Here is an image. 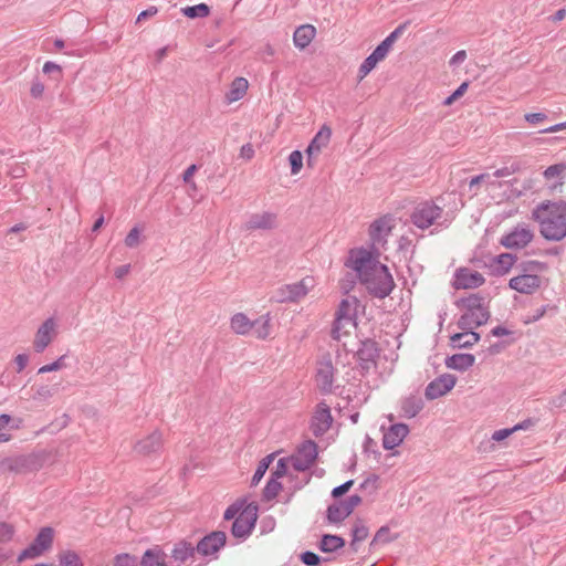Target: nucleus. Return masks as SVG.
Wrapping results in <instances>:
<instances>
[{"label": "nucleus", "mask_w": 566, "mask_h": 566, "mask_svg": "<svg viewBox=\"0 0 566 566\" xmlns=\"http://www.w3.org/2000/svg\"><path fill=\"white\" fill-rule=\"evenodd\" d=\"M290 462H291V458L290 459H287V458L280 459L276 463V467L272 471L271 476L275 478L277 480L281 479L282 476H284L287 472V467H289Z\"/></svg>", "instance_id": "de8ad7c7"}, {"label": "nucleus", "mask_w": 566, "mask_h": 566, "mask_svg": "<svg viewBox=\"0 0 566 566\" xmlns=\"http://www.w3.org/2000/svg\"><path fill=\"white\" fill-rule=\"evenodd\" d=\"M382 447L386 450H392L398 447L409 433V427L405 423H394L387 429L382 426Z\"/></svg>", "instance_id": "6ab92c4d"}, {"label": "nucleus", "mask_w": 566, "mask_h": 566, "mask_svg": "<svg viewBox=\"0 0 566 566\" xmlns=\"http://www.w3.org/2000/svg\"><path fill=\"white\" fill-rule=\"evenodd\" d=\"M166 562L165 553L158 548L147 549L142 558L140 566H164Z\"/></svg>", "instance_id": "c756f323"}, {"label": "nucleus", "mask_w": 566, "mask_h": 566, "mask_svg": "<svg viewBox=\"0 0 566 566\" xmlns=\"http://www.w3.org/2000/svg\"><path fill=\"white\" fill-rule=\"evenodd\" d=\"M347 516H349V513L346 511L344 505L338 502L335 504H332L327 509V520L331 523H340L343 522Z\"/></svg>", "instance_id": "c9c22d12"}, {"label": "nucleus", "mask_w": 566, "mask_h": 566, "mask_svg": "<svg viewBox=\"0 0 566 566\" xmlns=\"http://www.w3.org/2000/svg\"><path fill=\"white\" fill-rule=\"evenodd\" d=\"M378 357V348L374 340L366 339L361 342L357 350V359L363 370L369 371L376 366V358Z\"/></svg>", "instance_id": "aec40b11"}, {"label": "nucleus", "mask_w": 566, "mask_h": 566, "mask_svg": "<svg viewBox=\"0 0 566 566\" xmlns=\"http://www.w3.org/2000/svg\"><path fill=\"white\" fill-rule=\"evenodd\" d=\"M410 221L421 230H426L430 227L446 228L450 222L443 208L431 200L419 202L410 214Z\"/></svg>", "instance_id": "20e7f679"}, {"label": "nucleus", "mask_w": 566, "mask_h": 566, "mask_svg": "<svg viewBox=\"0 0 566 566\" xmlns=\"http://www.w3.org/2000/svg\"><path fill=\"white\" fill-rule=\"evenodd\" d=\"M459 306L464 311L458 322L462 331L474 329L485 324L490 318L485 298L479 294H470L468 297L461 298Z\"/></svg>", "instance_id": "7ed1b4c3"}, {"label": "nucleus", "mask_w": 566, "mask_h": 566, "mask_svg": "<svg viewBox=\"0 0 566 566\" xmlns=\"http://www.w3.org/2000/svg\"><path fill=\"white\" fill-rule=\"evenodd\" d=\"M475 357L472 354H454L446 359L448 368L464 371L474 365Z\"/></svg>", "instance_id": "a878e982"}, {"label": "nucleus", "mask_w": 566, "mask_h": 566, "mask_svg": "<svg viewBox=\"0 0 566 566\" xmlns=\"http://www.w3.org/2000/svg\"><path fill=\"white\" fill-rule=\"evenodd\" d=\"M54 530L50 526L42 527L33 542L19 554L18 560L35 559L44 555L52 548Z\"/></svg>", "instance_id": "6e6552de"}, {"label": "nucleus", "mask_w": 566, "mask_h": 566, "mask_svg": "<svg viewBox=\"0 0 566 566\" xmlns=\"http://www.w3.org/2000/svg\"><path fill=\"white\" fill-rule=\"evenodd\" d=\"M516 261V255L512 253H501L492 259L491 268L496 275H505Z\"/></svg>", "instance_id": "393cba45"}, {"label": "nucleus", "mask_w": 566, "mask_h": 566, "mask_svg": "<svg viewBox=\"0 0 566 566\" xmlns=\"http://www.w3.org/2000/svg\"><path fill=\"white\" fill-rule=\"evenodd\" d=\"M566 170V166L563 164L559 165H553L545 169L544 177L546 179H554L557 178Z\"/></svg>", "instance_id": "8fccbe9b"}, {"label": "nucleus", "mask_w": 566, "mask_h": 566, "mask_svg": "<svg viewBox=\"0 0 566 566\" xmlns=\"http://www.w3.org/2000/svg\"><path fill=\"white\" fill-rule=\"evenodd\" d=\"M532 218L539 226L541 234L549 241H560L566 237V202L564 200L543 201L532 211Z\"/></svg>", "instance_id": "f03ea898"}, {"label": "nucleus", "mask_w": 566, "mask_h": 566, "mask_svg": "<svg viewBox=\"0 0 566 566\" xmlns=\"http://www.w3.org/2000/svg\"><path fill=\"white\" fill-rule=\"evenodd\" d=\"M331 136L332 130L326 125H324L314 136L306 149L308 166H314V158L328 145Z\"/></svg>", "instance_id": "412c9836"}, {"label": "nucleus", "mask_w": 566, "mask_h": 566, "mask_svg": "<svg viewBox=\"0 0 566 566\" xmlns=\"http://www.w3.org/2000/svg\"><path fill=\"white\" fill-rule=\"evenodd\" d=\"M534 239V231L526 223H518L500 239L501 245L510 250H522Z\"/></svg>", "instance_id": "1a4fd4ad"}, {"label": "nucleus", "mask_w": 566, "mask_h": 566, "mask_svg": "<svg viewBox=\"0 0 566 566\" xmlns=\"http://www.w3.org/2000/svg\"><path fill=\"white\" fill-rule=\"evenodd\" d=\"M389 49L385 46L382 43L378 44L377 48L373 51L371 55L376 59V61L379 63L382 61L387 54L389 53Z\"/></svg>", "instance_id": "4d7b16f0"}, {"label": "nucleus", "mask_w": 566, "mask_h": 566, "mask_svg": "<svg viewBox=\"0 0 566 566\" xmlns=\"http://www.w3.org/2000/svg\"><path fill=\"white\" fill-rule=\"evenodd\" d=\"M196 551L197 548L192 544L186 541H180L175 545L171 556L175 560L184 563L188 558L192 557Z\"/></svg>", "instance_id": "c85d7f7f"}, {"label": "nucleus", "mask_w": 566, "mask_h": 566, "mask_svg": "<svg viewBox=\"0 0 566 566\" xmlns=\"http://www.w3.org/2000/svg\"><path fill=\"white\" fill-rule=\"evenodd\" d=\"M184 15L190 19L205 18L210 13V8L206 3H199L191 7H185L181 9Z\"/></svg>", "instance_id": "4c0bfd02"}, {"label": "nucleus", "mask_w": 566, "mask_h": 566, "mask_svg": "<svg viewBox=\"0 0 566 566\" xmlns=\"http://www.w3.org/2000/svg\"><path fill=\"white\" fill-rule=\"evenodd\" d=\"M354 481L353 480H349L345 483H343L342 485L339 486H336L333 491H332V495L334 497H338L343 494H345L349 489L350 486L353 485Z\"/></svg>", "instance_id": "680f3d73"}, {"label": "nucleus", "mask_w": 566, "mask_h": 566, "mask_svg": "<svg viewBox=\"0 0 566 566\" xmlns=\"http://www.w3.org/2000/svg\"><path fill=\"white\" fill-rule=\"evenodd\" d=\"M281 489H282V484L279 482V480L271 476L263 490L264 500L271 501V500L275 499L277 496L279 492L281 491Z\"/></svg>", "instance_id": "ea45409f"}, {"label": "nucleus", "mask_w": 566, "mask_h": 566, "mask_svg": "<svg viewBox=\"0 0 566 566\" xmlns=\"http://www.w3.org/2000/svg\"><path fill=\"white\" fill-rule=\"evenodd\" d=\"M226 533L221 531L212 532L205 536L196 546L197 552L208 556L218 552L226 544Z\"/></svg>", "instance_id": "4be33fe9"}, {"label": "nucleus", "mask_w": 566, "mask_h": 566, "mask_svg": "<svg viewBox=\"0 0 566 566\" xmlns=\"http://www.w3.org/2000/svg\"><path fill=\"white\" fill-rule=\"evenodd\" d=\"M346 266L356 273L361 285L374 297L385 298L395 287L388 268L365 249L352 250Z\"/></svg>", "instance_id": "f257e3e1"}, {"label": "nucleus", "mask_w": 566, "mask_h": 566, "mask_svg": "<svg viewBox=\"0 0 566 566\" xmlns=\"http://www.w3.org/2000/svg\"><path fill=\"white\" fill-rule=\"evenodd\" d=\"M252 329L256 338L259 339H265L271 332V325H270V316L263 315L260 316L258 319L252 322Z\"/></svg>", "instance_id": "72a5a7b5"}, {"label": "nucleus", "mask_w": 566, "mask_h": 566, "mask_svg": "<svg viewBox=\"0 0 566 566\" xmlns=\"http://www.w3.org/2000/svg\"><path fill=\"white\" fill-rule=\"evenodd\" d=\"M545 264L539 261H527L518 265L521 273L509 281L510 289L521 294H533L542 284V279L536 274L545 270Z\"/></svg>", "instance_id": "39448f33"}, {"label": "nucleus", "mask_w": 566, "mask_h": 566, "mask_svg": "<svg viewBox=\"0 0 566 566\" xmlns=\"http://www.w3.org/2000/svg\"><path fill=\"white\" fill-rule=\"evenodd\" d=\"M525 120L531 125H538L547 119L545 113H528L524 115Z\"/></svg>", "instance_id": "5fc2aeb1"}, {"label": "nucleus", "mask_w": 566, "mask_h": 566, "mask_svg": "<svg viewBox=\"0 0 566 566\" xmlns=\"http://www.w3.org/2000/svg\"><path fill=\"white\" fill-rule=\"evenodd\" d=\"M314 283L313 277L306 276L296 283L284 284L273 292L271 300L276 303H296L308 294Z\"/></svg>", "instance_id": "423d86ee"}, {"label": "nucleus", "mask_w": 566, "mask_h": 566, "mask_svg": "<svg viewBox=\"0 0 566 566\" xmlns=\"http://www.w3.org/2000/svg\"><path fill=\"white\" fill-rule=\"evenodd\" d=\"M43 92H44V85L39 81H34L30 88L31 95L34 98H39L42 96Z\"/></svg>", "instance_id": "e2e57ef3"}, {"label": "nucleus", "mask_w": 566, "mask_h": 566, "mask_svg": "<svg viewBox=\"0 0 566 566\" xmlns=\"http://www.w3.org/2000/svg\"><path fill=\"white\" fill-rule=\"evenodd\" d=\"M56 336V322L53 317L45 319L38 328L33 347L36 353H42Z\"/></svg>", "instance_id": "f8f14e48"}, {"label": "nucleus", "mask_w": 566, "mask_h": 566, "mask_svg": "<svg viewBox=\"0 0 566 566\" xmlns=\"http://www.w3.org/2000/svg\"><path fill=\"white\" fill-rule=\"evenodd\" d=\"M276 227L277 216L269 211L252 213L244 223V229L248 231L273 230Z\"/></svg>", "instance_id": "dca6fc26"}, {"label": "nucleus", "mask_w": 566, "mask_h": 566, "mask_svg": "<svg viewBox=\"0 0 566 566\" xmlns=\"http://www.w3.org/2000/svg\"><path fill=\"white\" fill-rule=\"evenodd\" d=\"M333 418L327 405H317L311 422V430L315 437H321L331 428Z\"/></svg>", "instance_id": "f3484780"}, {"label": "nucleus", "mask_w": 566, "mask_h": 566, "mask_svg": "<svg viewBox=\"0 0 566 566\" xmlns=\"http://www.w3.org/2000/svg\"><path fill=\"white\" fill-rule=\"evenodd\" d=\"M396 537L391 536L390 534V530L388 526H381L376 535L374 536L371 543H370V546H374L378 543L380 544H387V543H390L395 539Z\"/></svg>", "instance_id": "79ce46f5"}, {"label": "nucleus", "mask_w": 566, "mask_h": 566, "mask_svg": "<svg viewBox=\"0 0 566 566\" xmlns=\"http://www.w3.org/2000/svg\"><path fill=\"white\" fill-rule=\"evenodd\" d=\"M289 161L291 165L292 175H296L300 172L303 166V155L298 150H293L289 156Z\"/></svg>", "instance_id": "c03bdc74"}, {"label": "nucleus", "mask_w": 566, "mask_h": 566, "mask_svg": "<svg viewBox=\"0 0 566 566\" xmlns=\"http://www.w3.org/2000/svg\"><path fill=\"white\" fill-rule=\"evenodd\" d=\"M345 546V541L337 535L325 534L322 536L319 548L325 553H333Z\"/></svg>", "instance_id": "473e14b6"}, {"label": "nucleus", "mask_w": 566, "mask_h": 566, "mask_svg": "<svg viewBox=\"0 0 566 566\" xmlns=\"http://www.w3.org/2000/svg\"><path fill=\"white\" fill-rule=\"evenodd\" d=\"M240 510H241V504L234 503V504L230 505L224 512V515H223L224 520H232V518L235 520V517L241 513Z\"/></svg>", "instance_id": "13d9d810"}, {"label": "nucleus", "mask_w": 566, "mask_h": 566, "mask_svg": "<svg viewBox=\"0 0 566 566\" xmlns=\"http://www.w3.org/2000/svg\"><path fill=\"white\" fill-rule=\"evenodd\" d=\"M490 178H491V176L489 174H481L479 176L473 177L470 180L469 186L472 189L475 186H478L479 184H481L482 181H489L491 185H494L493 182L490 181Z\"/></svg>", "instance_id": "0e129e2a"}, {"label": "nucleus", "mask_w": 566, "mask_h": 566, "mask_svg": "<svg viewBox=\"0 0 566 566\" xmlns=\"http://www.w3.org/2000/svg\"><path fill=\"white\" fill-rule=\"evenodd\" d=\"M484 283V276L474 270L462 268L455 272L453 285L457 290L475 289Z\"/></svg>", "instance_id": "a211bd4d"}, {"label": "nucleus", "mask_w": 566, "mask_h": 566, "mask_svg": "<svg viewBox=\"0 0 566 566\" xmlns=\"http://www.w3.org/2000/svg\"><path fill=\"white\" fill-rule=\"evenodd\" d=\"M514 432H515V429H513V428H504V429L495 430L492 433L491 439L495 442H501V441L505 440L506 438H509Z\"/></svg>", "instance_id": "6e6d98bb"}, {"label": "nucleus", "mask_w": 566, "mask_h": 566, "mask_svg": "<svg viewBox=\"0 0 566 566\" xmlns=\"http://www.w3.org/2000/svg\"><path fill=\"white\" fill-rule=\"evenodd\" d=\"M14 527L6 522H0V543H7L12 539Z\"/></svg>", "instance_id": "09e8293b"}, {"label": "nucleus", "mask_w": 566, "mask_h": 566, "mask_svg": "<svg viewBox=\"0 0 566 566\" xmlns=\"http://www.w3.org/2000/svg\"><path fill=\"white\" fill-rule=\"evenodd\" d=\"M256 522V507L247 506L235 517L231 533L237 538H245L250 535Z\"/></svg>", "instance_id": "9b49d317"}, {"label": "nucleus", "mask_w": 566, "mask_h": 566, "mask_svg": "<svg viewBox=\"0 0 566 566\" xmlns=\"http://www.w3.org/2000/svg\"><path fill=\"white\" fill-rule=\"evenodd\" d=\"M357 306L358 301L354 296L347 297L340 302L332 328L333 338L339 339L342 334L348 333L347 327L355 326Z\"/></svg>", "instance_id": "0eeeda50"}, {"label": "nucleus", "mask_w": 566, "mask_h": 566, "mask_svg": "<svg viewBox=\"0 0 566 566\" xmlns=\"http://www.w3.org/2000/svg\"><path fill=\"white\" fill-rule=\"evenodd\" d=\"M53 72L61 74V72H62L61 66L51 61L45 62L43 65V73L51 74Z\"/></svg>", "instance_id": "338daca9"}, {"label": "nucleus", "mask_w": 566, "mask_h": 566, "mask_svg": "<svg viewBox=\"0 0 566 566\" xmlns=\"http://www.w3.org/2000/svg\"><path fill=\"white\" fill-rule=\"evenodd\" d=\"M163 448V434L155 430L144 439L136 442L134 449L137 453L149 455L158 452Z\"/></svg>", "instance_id": "5701e85b"}, {"label": "nucleus", "mask_w": 566, "mask_h": 566, "mask_svg": "<svg viewBox=\"0 0 566 566\" xmlns=\"http://www.w3.org/2000/svg\"><path fill=\"white\" fill-rule=\"evenodd\" d=\"M254 156V149L251 144H245L240 149V157L243 159H251Z\"/></svg>", "instance_id": "69168bd1"}, {"label": "nucleus", "mask_w": 566, "mask_h": 566, "mask_svg": "<svg viewBox=\"0 0 566 566\" xmlns=\"http://www.w3.org/2000/svg\"><path fill=\"white\" fill-rule=\"evenodd\" d=\"M335 378V368L331 357H323L317 363L316 384L321 391L331 392Z\"/></svg>", "instance_id": "ddd939ff"}, {"label": "nucleus", "mask_w": 566, "mask_h": 566, "mask_svg": "<svg viewBox=\"0 0 566 566\" xmlns=\"http://www.w3.org/2000/svg\"><path fill=\"white\" fill-rule=\"evenodd\" d=\"M317 444L312 440H306L300 444L296 453L291 457V464L296 471H306L317 458Z\"/></svg>", "instance_id": "9d476101"}, {"label": "nucleus", "mask_w": 566, "mask_h": 566, "mask_svg": "<svg viewBox=\"0 0 566 566\" xmlns=\"http://www.w3.org/2000/svg\"><path fill=\"white\" fill-rule=\"evenodd\" d=\"M377 64L378 62L371 54L367 56L359 66L358 73L360 78H364L368 73H370L376 67Z\"/></svg>", "instance_id": "49530a36"}, {"label": "nucleus", "mask_w": 566, "mask_h": 566, "mask_svg": "<svg viewBox=\"0 0 566 566\" xmlns=\"http://www.w3.org/2000/svg\"><path fill=\"white\" fill-rule=\"evenodd\" d=\"M197 169V165H190L182 174V180L186 184H191L193 188L196 187V185L192 182V177Z\"/></svg>", "instance_id": "052dcab7"}, {"label": "nucleus", "mask_w": 566, "mask_h": 566, "mask_svg": "<svg viewBox=\"0 0 566 566\" xmlns=\"http://www.w3.org/2000/svg\"><path fill=\"white\" fill-rule=\"evenodd\" d=\"M368 534V527L361 521L356 522L352 531L353 541L350 545L354 547L356 543L365 541Z\"/></svg>", "instance_id": "a19ab883"}, {"label": "nucleus", "mask_w": 566, "mask_h": 566, "mask_svg": "<svg viewBox=\"0 0 566 566\" xmlns=\"http://www.w3.org/2000/svg\"><path fill=\"white\" fill-rule=\"evenodd\" d=\"M392 229V219L390 217H382L375 220L369 227V237L375 248L384 247L387 237Z\"/></svg>", "instance_id": "2eb2a0df"}, {"label": "nucleus", "mask_w": 566, "mask_h": 566, "mask_svg": "<svg viewBox=\"0 0 566 566\" xmlns=\"http://www.w3.org/2000/svg\"><path fill=\"white\" fill-rule=\"evenodd\" d=\"M423 408V401L418 396H408L401 401V411L406 418L416 417Z\"/></svg>", "instance_id": "cd10ccee"}, {"label": "nucleus", "mask_w": 566, "mask_h": 566, "mask_svg": "<svg viewBox=\"0 0 566 566\" xmlns=\"http://www.w3.org/2000/svg\"><path fill=\"white\" fill-rule=\"evenodd\" d=\"M249 83L244 77H237L231 83V87L229 93L227 94V98L229 102H235L241 99L247 93Z\"/></svg>", "instance_id": "7c9ffc66"}, {"label": "nucleus", "mask_w": 566, "mask_h": 566, "mask_svg": "<svg viewBox=\"0 0 566 566\" xmlns=\"http://www.w3.org/2000/svg\"><path fill=\"white\" fill-rule=\"evenodd\" d=\"M142 230L138 227H134L125 238V245L127 248H136L140 243Z\"/></svg>", "instance_id": "a18cd8bd"}, {"label": "nucleus", "mask_w": 566, "mask_h": 566, "mask_svg": "<svg viewBox=\"0 0 566 566\" xmlns=\"http://www.w3.org/2000/svg\"><path fill=\"white\" fill-rule=\"evenodd\" d=\"M316 35V29L312 24L300 25L293 34V42L300 50L305 49L310 45Z\"/></svg>", "instance_id": "b1692460"}, {"label": "nucleus", "mask_w": 566, "mask_h": 566, "mask_svg": "<svg viewBox=\"0 0 566 566\" xmlns=\"http://www.w3.org/2000/svg\"><path fill=\"white\" fill-rule=\"evenodd\" d=\"M301 560L307 566H317L321 563L319 556L310 551L302 553Z\"/></svg>", "instance_id": "603ef678"}, {"label": "nucleus", "mask_w": 566, "mask_h": 566, "mask_svg": "<svg viewBox=\"0 0 566 566\" xmlns=\"http://www.w3.org/2000/svg\"><path fill=\"white\" fill-rule=\"evenodd\" d=\"M273 459L274 454H269L259 462L258 468L251 480L252 485H256L262 480Z\"/></svg>", "instance_id": "58836bf2"}, {"label": "nucleus", "mask_w": 566, "mask_h": 566, "mask_svg": "<svg viewBox=\"0 0 566 566\" xmlns=\"http://www.w3.org/2000/svg\"><path fill=\"white\" fill-rule=\"evenodd\" d=\"M468 86H469V84L467 82L462 83L450 96H448L444 99L443 104L446 106L451 105L454 101H457L459 97H461L465 93Z\"/></svg>", "instance_id": "3c124183"}, {"label": "nucleus", "mask_w": 566, "mask_h": 566, "mask_svg": "<svg viewBox=\"0 0 566 566\" xmlns=\"http://www.w3.org/2000/svg\"><path fill=\"white\" fill-rule=\"evenodd\" d=\"M252 327V322L243 313H237L231 318V328L237 334L245 335Z\"/></svg>", "instance_id": "2f4dec72"}, {"label": "nucleus", "mask_w": 566, "mask_h": 566, "mask_svg": "<svg viewBox=\"0 0 566 566\" xmlns=\"http://www.w3.org/2000/svg\"><path fill=\"white\" fill-rule=\"evenodd\" d=\"M360 502L361 497L357 494L350 495L345 501H340V503L344 505L349 515L355 510V507L360 504Z\"/></svg>", "instance_id": "864d4df0"}, {"label": "nucleus", "mask_w": 566, "mask_h": 566, "mask_svg": "<svg viewBox=\"0 0 566 566\" xmlns=\"http://www.w3.org/2000/svg\"><path fill=\"white\" fill-rule=\"evenodd\" d=\"M467 59V52L464 50L458 51L451 59L450 65H458Z\"/></svg>", "instance_id": "774afa93"}, {"label": "nucleus", "mask_w": 566, "mask_h": 566, "mask_svg": "<svg viewBox=\"0 0 566 566\" xmlns=\"http://www.w3.org/2000/svg\"><path fill=\"white\" fill-rule=\"evenodd\" d=\"M457 378L450 374H443L428 384L424 395L429 400L437 399L449 392L455 385Z\"/></svg>", "instance_id": "4468645a"}, {"label": "nucleus", "mask_w": 566, "mask_h": 566, "mask_svg": "<svg viewBox=\"0 0 566 566\" xmlns=\"http://www.w3.org/2000/svg\"><path fill=\"white\" fill-rule=\"evenodd\" d=\"M480 340V335L473 329H465L462 333H457L451 337V343L454 347L467 348L471 347Z\"/></svg>", "instance_id": "bb28decb"}, {"label": "nucleus", "mask_w": 566, "mask_h": 566, "mask_svg": "<svg viewBox=\"0 0 566 566\" xmlns=\"http://www.w3.org/2000/svg\"><path fill=\"white\" fill-rule=\"evenodd\" d=\"M65 359H66V356L62 355L55 361L40 367L38 370V374L51 373V371H56V370L65 368L66 367Z\"/></svg>", "instance_id": "37998d69"}, {"label": "nucleus", "mask_w": 566, "mask_h": 566, "mask_svg": "<svg viewBox=\"0 0 566 566\" xmlns=\"http://www.w3.org/2000/svg\"><path fill=\"white\" fill-rule=\"evenodd\" d=\"M29 363V356L27 354H19L14 358V364L17 365V373H21Z\"/></svg>", "instance_id": "bf43d9fd"}, {"label": "nucleus", "mask_w": 566, "mask_h": 566, "mask_svg": "<svg viewBox=\"0 0 566 566\" xmlns=\"http://www.w3.org/2000/svg\"><path fill=\"white\" fill-rule=\"evenodd\" d=\"M32 400L40 403L48 401L56 392L55 386L50 385H35L32 387Z\"/></svg>", "instance_id": "f704fd0d"}, {"label": "nucleus", "mask_w": 566, "mask_h": 566, "mask_svg": "<svg viewBox=\"0 0 566 566\" xmlns=\"http://www.w3.org/2000/svg\"><path fill=\"white\" fill-rule=\"evenodd\" d=\"M57 558L61 566H83L80 555L71 549L61 552Z\"/></svg>", "instance_id": "e433bc0d"}]
</instances>
